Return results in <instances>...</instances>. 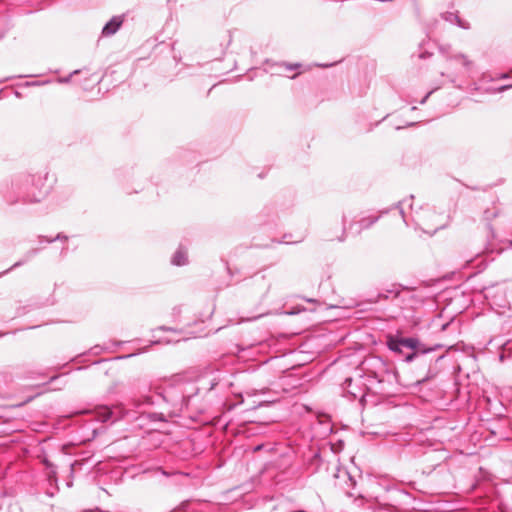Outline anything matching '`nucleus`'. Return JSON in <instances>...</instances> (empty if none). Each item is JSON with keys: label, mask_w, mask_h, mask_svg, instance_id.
<instances>
[{"label": "nucleus", "mask_w": 512, "mask_h": 512, "mask_svg": "<svg viewBox=\"0 0 512 512\" xmlns=\"http://www.w3.org/2000/svg\"><path fill=\"white\" fill-rule=\"evenodd\" d=\"M449 49L450 47L447 45L439 46L440 53L445 57L446 61L449 63V69L452 67V64L454 62H459L465 71H470L473 66V62L465 54H450Z\"/></svg>", "instance_id": "nucleus-1"}, {"label": "nucleus", "mask_w": 512, "mask_h": 512, "mask_svg": "<svg viewBox=\"0 0 512 512\" xmlns=\"http://www.w3.org/2000/svg\"><path fill=\"white\" fill-rule=\"evenodd\" d=\"M123 16H114L108 21L102 29V35L109 37L114 35L123 24Z\"/></svg>", "instance_id": "nucleus-2"}, {"label": "nucleus", "mask_w": 512, "mask_h": 512, "mask_svg": "<svg viewBox=\"0 0 512 512\" xmlns=\"http://www.w3.org/2000/svg\"><path fill=\"white\" fill-rule=\"evenodd\" d=\"M255 290L261 295L265 296L270 291L271 284L264 274H256L253 277Z\"/></svg>", "instance_id": "nucleus-3"}, {"label": "nucleus", "mask_w": 512, "mask_h": 512, "mask_svg": "<svg viewBox=\"0 0 512 512\" xmlns=\"http://www.w3.org/2000/svg\"><path fill=\"white\" fill-rule=\"evenodd\" d=\"M442 18L446 22H449L451 24H455V25L459 26L462 29H469L470 28V24L467 21L462 20L459 17V15L456 14V13L446 12V13L442 14Z\"/></svg>", "instance_id": "nucleus-4"}, {"label": "nucleus", "mask_w": 512, "mask_h": 512, "mask_svg": "<svg viewBox=\"0 0 512 512\" xmlns=\"http://www.w3.org/2000/svg\"><path fill=\"white\" fill-rule=\"evenodd\" d=\"M441 76L445 77L450 83H452L458 89L462 88V86L457 83L458 79L461 76V74L459 72H457L456 70L447 71V72H441Z\"/></svg>", "instance_id": "nucleus-5"}, {"label": "nucleus", "mask_w": 512, "mask_h": 512, "mask_svg": "<svg viewBox=\"0 0 512 512\" xmlns=\"http://www.w3.org/2000/svg\"><path fill=\"white\" fill-rule=\"evenodd\" d=\"M387 345L388 347L395 352L401 353L400 346L402 345L401 339L395 338L392 335L387 336Z\"/></svg>", "instance_id": "nucleus-6"}, {"label": "nucleus", "mask_w": 512, "mask_h": 512, "mask_svg": "<svg viewBox=\"0 0 512 512\" xmlns=\"http://www.w3.org/2000/svg\"><path fill=\"white\" fill-rule=\"evenodd\" d=\"M173 263L177 266L184 265L187 262L186 253L183 251H177L173 256Z\"/></svg>", "instance_id": "nucleus-7"}, {"label": "nucleus", "mask_w": 512, "mask_h": 512, "mask_svg": "<svg viewBox=\"0 0 512 512\" xmlns=\"http://www.w3.org/2000/svg\"><path fill=\"white\" fill-rule=\"evenodd\" d=\"M402 346L409 347L411 349H414L417 347L418 340L415 338H401Z\"/></svg>", "instance_id": "nucleus-8"}, {"label": "nucleus", "mask_w": 512, "mask_h": 512, "mask_svg": "<svg viewBox=\"0 0 512 512\" xmlns=\"http://www.w3.org/2000/svg\"><path fill=\"white\" fill-rule=\"evenodd\" d=\"M80 71L79 70H74L72 73H70L68 76L66 77H59L57 78L56 82L59 83V84H66V83H69L71 81V78L74 76V75H77Z\"/></svg>", "instance_id": "nucleus-9"}, {"label": "nucleus", "mask_w": 512, "mask_h": 512, "mask_svg": "<svg viewBox=\"0 0 512 512\" xmlns=\"http://www.w3.org/2000/svg\"><path fill=\"white\" fill-rule=\"evenodd\" d=\"M512 88V84H508V85H502L498 88H495V89H487L486 92L488 93H501V92H504L508 89Z\"/></svg>", "instance_id": "nucleus-10"}, {"label": "nucleus", "mask_w": 512, "mask_h": 512, "mask_svg": "<svg viewBox=\"0 0 512 512\" xmlns=\"http://www.w3.org/2000/svg\"><path fill=\"white\" fill-rule=\"evenodd\" d=\"M51 83L50 80L27 82L26 86H42Z\"/></svg>", "instance_id": "nucleus-11"}, {"label": "nucleus", "mask_w": 512, "mask_h": 512, "mask_svg": "<svg viewBox=\"0 0 512 512\" xmlns=\"http://www.w3.org/2000/svg\"><path fill=\"white\" fill-rule=\"evenodd\" d=\"M281 66H284L286 70L291 71V70L298 69L301 65L299 63H295V64L282 63Z\"/></svg>", "instance_id": "nucleus-12"}, {"label": "nucleus", "mask_w": 512, "mask_h": 512, "mask_svg": "<svg viewBox=\"0 0 512 512\" xmlns=\"http://www.w3.org/2000/svg\"><path fill=\"white\" fill-rule=\"evenodd\" d=\"M418 122H409L405 125V127H412V126H415L417 125ZM404 126H396V130H400V129H403Z\"/></svg>", "instance_id": "nucleus-13"}, {"label": "nucleus", "mask_w": 512, "mask_h": 512, "mask_svg": "<svg viewBox=\"0 0 512 512\" xmlns=\"http://www.w3.org/2000/svg\"><path fill=\"white\" fill-rule=\"evenodd\" d=\"M434 92V90L429 91L420 101V104H425L429 96Z\"/></svg>", "instance_id": "nucleus-14"}, {"label": "nucleus", "mask_w": 512, "mask_h": 512, "mask_svg": "<svg viewBox=\"0 0 512 512\" xmlns=\"http://www.w3.org/2000/svg\"><path fill=\"white\" fill-rule=\"evenodd\" d=\"M333 64H316V66L318 67H323V68H327V67H330L332 66Z\"/></svg>", "instance_id": "nucleus-15"}, {"label": "nucleus", "mask_w": 512, "mask_h": 512, "mask_svg": "<svg viewBox=\"0 0 512 512\" xmlns=\"http://www.w3.org/2000/svg\"><path fill=\"white\" fill-rule=\"evenodd\" d=\"M499 78H500V79H506V78H508V74L503 73V74H501V75L499 76Z\"/></svg>", "instance_id": "nucleus-16"}, {"label": "nucleus", "mask_w": 512, "mask_h": 512, "mask_svg": "<svg viewBox=\"0 0 512 512\" xmlns=\"http://www.w3.org/2000/svg\"><path fill=\"white\" fill-rule=\"evenodd\" d=\"M344 478H348V475L346 472L343 473Z\"/></svg>", "instance_id": "nucleus-17"}]
</instances>
